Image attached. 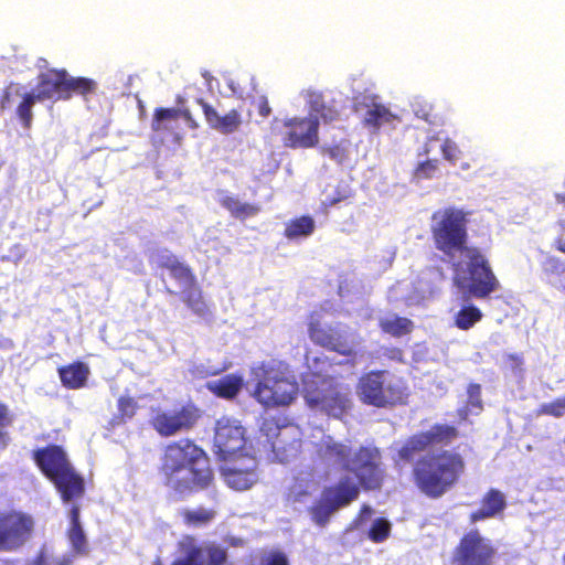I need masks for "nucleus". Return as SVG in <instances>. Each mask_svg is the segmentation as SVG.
Masks as SVG:
<instances>
[{"mask_svg": "<svg viewBox=\"0 0 565 565\" xmlns=\"http://www.w3.org/2000/svg\"><path fill=\"white\" fill-rule=\"evenodd\" d=\"M245 444V429L238 420L222 417L216 422L214 446L222 458L227 459L243 454Z\"/></svg>", "mask_w": 565, "mask_h": 565, "instance_id": "16", "label": "nucleus"}, {"mask_svg": "<svg viewBox=\"0 0 565 565\" xmlns=\"http://www.w3.org/2000/svg\"><path fill=\"white\" fill-rule=\"evenodd\" d=\"M319 480L312 469L298 471L286 492V501L290 504L301 503L308 500L318 489Z\"/></svg>", "mask_w": 565, "mask_h": 565, "instance_id": "24", "label": "nucleus"}, {"mask_svg": "<svg viewBox=\"0 0 565 565\" xmlns=\"http://www.w3.org/2000/svg\"><path fill=\"white\" fill-rule=\"evenodd\" d=\"M153 565H163L161 559L160 558H157L154 562H153Z\"/></svg>", "mask_w": 565, "mask_h": 565, "instance_id": "61", "label": "nucleus"}, {"mask_svg": "<svg viewBox=\"0 0 565 565\" xmlns=\"http://www.w3.org/2000/svg\"><path fill=\"white\" fill-rule=\"evenodd\" d=\"M226 369H227V366H224V367H222L220 370H216V371L212 372L211 374H218V373L225 371Z\"/></svg>", "mask_w": 565, "mask_h": 565, "instance_id": "60", "label": "nucleus"}, {"mask_svg": "<svg viewBox=\"0 0 565 565\" xmlns=\"http://www.w3.org/2000/svg\"><path fill=\"white\" fill-rule=\"evenodd\" d=\"M220 204L230 212L236 220L245 221L258 215L262 206L257 203L241 202L233 195H225L220 200Z\"/></svg>", "mask_w": 565, "mask_h": 565, "instance_id": "28", "label": "nucleus"}, {"mask_svg": "<svg viewBox=\"0 0 565 565\" xmlns=\"http://www.w3.org/2000/svg\"><path fill=\"white\" fill-rule=\"evenodd\" d=\"M537 415H547L556 418L565 415V396L542 404L537 409Z\"/></svg>", "mask_w": 565, "mask_h": 565, "instance_id": "45", "label": "nucleus"}, {"mask_svg": "<svg viewBox=\"0 0 565 565\" xmlns=\"http://www.w3.org/2000/svg\"><path fill=\"white\" fill-rule=\"evenodd\" d=\"M459 431L452 425L435 424L429 430L409 436L397 450L404 463L413 462L411 477L416 489L425 497L436 500L452 490L466 472L463 456L455 450L439 449L415 456L428 448L450 445Z\"/></svg>", "mask_w": 565, "mask_h": 565, "instance_id": "1", "label": "nucleus"}, {"mask_svg": "<svg viewBox=\"0 0 565 565\" xmlns=\"http://www.w3.org/2000/svg\"><path fill=\"white\" fill-rule=\"evenodd\" d=\"M337 510L333 503L322 494L321 500L311 507L310 513L317 525L324 526L329 522L331 514Z\"/></svg>", "mask_w": 565, "mask_h": 565, "instance_id": "39", "label": "nucleus"}, {"mask_svg": "<svg viewBox=\"0 0 565 565\" xmlns=\"http://www.w3.org/2000/svg\"><path fill=\"white\" fill-rule=\"evenodd\" d=\"M14 422V416L9 406L0 402V450L6 449L10 444V436L6 428L10 427Z\"/></svg>", "mask_w": 565, "mask_h": 565, "instance_id": "40", "label": "nucleus"}, {"mask_svg": "<svg viewBox=\"0 0 565 565\" xmlns=\"http://www.w3.org/2000/svg\"><path fill=\"white\" fill-rule=\"evenodd\" d=\"M466 262L452 260L454 284L478 299L488 298L500 289L501 285L492 270L489 259L482 250L472 246L461 254Z\"/></svg>", "mask_w": 565, "mask_h": 565, "instance_id": "6", "label": "nucleus"}, {"mask_svg": "<svg viewBox=\"0 0 565 565\" xmlns=\"http://www.w3.org/2000/svg\"><path fill=\"white\" fill-rule=\"evenodd\" d=\"M177 110H178V119L182 118L186 122V125L190 129L195 130L199 128V122L194 119L190 109L177 108Z\"/></svg>", "mask_w": 565, "mask_h": 565, "instance_id": "54", "label": "nucleus"}, {"mask_svg": "<svg viewBox=\"0 0 565 565\" xmlns=\"http://www.w3.org/2000/svg\"><path fill=\"white\" fill-rule=\"evenodd\" d=\"M507 508L505 495L499 489H489L480 499V507L470 512L468 520L476 524L502 514Z\"/></svg>", "mask_w": 565, "mask_h": 565, "instance_id": "22", "label": "nucleus"}, {"mask_svg": "<svg viewBox=\"0 0 565 565\" xmlns=\"http://www.w3.org/2000/svg\"><path fill=\"white\" fill-rule=\"evenodd\" d=\"M391 523L385 518H377L371 525L367 536L374 543H382L391 534Z\"/></svg>", "mask_w": 565, "mask_h": 565, "instance_id": "42", "label": "nucleus"}, {"mask_svg": "<svg viewBox=\"0 0 565 565\" xmlns=\"http://www.w3.org/2000/svg\"><path fill=\"white\" fill-rule=\"evenodd\" d=\"M196 103L201 106L205 121L211 129L223 135H230L239 128L242 118L238 110L231 109L228 113L221 116L217 110L203 98H198Z\"/></svg>", "mask_w": 565, "mask_h": 565, "instance_id": "21", "label": "nucleus"}, {"mask_svg": "<svg viewBox=\"0 0 565 565\" xmlns=\"http://www.w3.org/2000/svg\"><path fill=\"white\" fill-rule=\"evenodd\" d=\"M244 386V377L237 373L226 374L217 380L209 381L205 384L206 390L214 396L233 401Z\"/></svg>", "mask_w": 565, "mask_h": 565, "instance_id": "26", "label": "nucleus"}, {"mask_svg": "<svg viewBox=\"0 0 565 565\" xmlns=\"http://www.w3.org/2000/svg\"><path fill=\"white\" fill-rule=\"evenodd\" d=\"M258 463L255 456L238 454L222 468L226 484L236 491L250 489L258 481Z\"/></svg>", "mask_w": 565, "mask_h": 565, "instance_id": "15", "label": "nucleus"}, {"mask_svg": "<svg viewBox=\"0 0 565 565\" xmlns=\"http://www.w3.org/2000/svg\"><path fill=\"white\" fill-rule=\"evenodd\" d=\"M461 168H462L463 170H467V169H469V164L465 163V164H462V166H461Z\"/></svg>", "mask_w": 565, "mask_h": 565, "instance_id": "62", "label": "nucleus"}, {"mask_svg": "<svg viewBox=\"0 0 565 565\" xmlns=\"http://www.w3.org/2000/svg\"><path fill=\"white\" fill-rule=\"evenodd\" d=\"M201 550L202 556H206L205 565H226L228 557L226 548L211 543L204 547H201Z\"/></svg>", "mask_w": 565, "mask_h": 565, "instance_id": "41", "label": "nucleus"}, {"mask_svg": "<svg viewBox=\"0 0 565 565\" xmlns=\"http://www.w3.org/2000/svg\"><path fill=\"white\" fill-rule=\"evenodd\" d=\"M316 230V222L310 215H301L286 223L284 236L290 241L308 237Z\"/></svg>", "mask_w": 565, "mask_h": 565, "instance_id": "30", "label": "nucleus"}, {"mask_svg": "<svg viewBox=\"0 0 565 565\" xmlns=\"http://www.w3.org/2000/svg\"><path fill=\"white\" fill-rule=\"evenodd\" d=\"M439 161L438 159H427L417 164L414 170V178L418 180H428L437 175Z\"/></svg>", "mask_w": 565, "mask_h": 565, "instance_id": "44", "label": "nucleus"}, {"mask_svg": "<svg viewBox=\"0 0 565 565\" xmlns=\"http://www.w3.org/2000/svg\"><path fill=\"white\" fill-rule=\"evenodd\" d=\"M498 548L478 529L465 532L455 546L450 565H493Z\"/></svg>", "mask_w": 565, "mask_h": 565, "instance_id": "10", "label": "nucleus"}, {"mask_svg": "<svg viewBox=\"0 0 565 565\" xmlns=\"http://www.w3.org/2000/svg\"><path fill=\"white\" fill-rule=\"evenodd\" d=\"M504 363L511 371H520L523 364V356L518 353H509L504 356Z\"/></svg>", "mask_w": 565, "mask_h": 565, "instance_id": "53", "label": "nucleus"}, {"mask_svg": "<svg viewBox=\"0 0 565 565\" xmlns=\"http://www.w3.org/2000/svg\"><path fill=\"white\" fill-rule=\"evenodd\" d=\"M556 201L562 205V211L565 212V192L556 194Z\"/></svg>", "mask_w": 565, "mask_h": 565, "instance_id": "58", "label": "nucleus"}, {"mask_svg": "<svg viewBox=\"0 0 565 565\" xmlns=\"http://www.w3.org/2000/svg\"><path fill=\"white\" fill-rule=\"evenodd\" d=\"M178 110L177 108L158 107L153 111L151 129L158 134L178 135Z\"/></svg>", "mask_w": 565, "mask_h": 565, "instance_id": "29", "label": "nucleus"}, {"mask_svg": "<svg viewBox=\"0 0 565 565\" xmlns=\"http://www.w3.org/2000/svg\"><path fill=\"white\" fill-rule=\"evenodd\" d=\"M68 554L57 555L46 546H42L32 561V565H72Z\"/></svg>", "mask_w": 565, "mask_h": 565, "instance_id": "38", "label": "nucleus"}, {"mask_svg": "<svg viewBox=\"0 0 565 565\" xmlns=\"http://www.w3.org/2000/svg\"><path fill=\"white\" fill-rule=\"evenodd\" d=\"M305 399L311 408H318L333 417H341L350 407L348 393L329 379H318L305 385Z\"/></svg>", "mask_w": 565, "mask_h": 565, "instance_id": "12", "label": "nucleus"}, {"mask_svg": "<svg viewBox=\"0 0 565 565\" xmlns=\"http://www.w3.org/2000/svg\"><path fill=\"white\" fill-rule=\"evenodd\" d=\"M180 515L185 525L201 527L210 524L215 519L216 511L214 509L199 507L196 509H183Z\"/></svg>", "mask_w": 565, "mask_h": 565, "instance_id": "32", "label": "nucleus"}, {"mask_svg": "<svg viewBox=\"0 0 565 565\" xmlns=\"http://www.w3.org/2000/svg\"><path fill=\"white\" fill-rule=\"evenodd\" d=\"M34 518L19 509L0 511V553L22 550L34 536Z\"/></svg>", "mask_w": 565, "mask_h": 565, "instance_id": "8", "label": "nucleus"}, {"mask_svg": "<svg viewBox=\"0 0 565 565\" xmlns=\"http://www.w3.org/2000/svg\"><path fill=\"white\" fill-rule=\"evenodd\" d=\"M441 152L445 160L449 161L451 164H455L460 156V149L450 139H446L441 145Z\"/></svg>", "mask_w": 565, "mask_h": 565, "instance_id": "48", "label": "nucleus"}, {"mask_svg": "<svg viewBox=\"0 0 565 565\" xmlns=\"http://www.w3.org/2000/svg\"><path fill=\"white\" fill-rule=\"evenodd\" d=\"M32 458L49 480L73 466L63 447L55 444L33 450Z\"/></svg>", "mask_w": 565, "mask_h": 565, "instance_id": "17", "label": "nucleus"}, {"mask_svg": "<svg viewBox=\"0 0 565 565\" xmlns=\"http://www.w3.org/2000/svg\"><path fill=\"white\" fill-rule=\"evenodd\" d=\"M200 418V408L193 403H186L174 409H158L150 425L159 436L171 437L191 430Z\"/></svg>", "mask_w": 565, "mask_h": 565, "instance_id": "13", "label": "nucleus"}, {"mask_svg": "<svg viewBox=\"0 0 565 565\" xmlns=\"http://www.w3.org/2000/svg\"><path fill=\"white\" fill-rule=\"evenodd\" d=\"M118 414L111 419L113 425L125 424L131 419L138 409L137 401L131 396H120L117 402Z\"/></svg>", "mask_w": 565, "mask_h": 565, "instance_id": "37", "label": "nucleus"}, {"mask_svg": "<svg viewBox=\"0 0 565 565\" xmlns=\"http://www.w3.org/2000/svg\"><path fill=\"white\" fill-rule=\"evenodd\" d=\"M354 108L356 111L365 109L362 125L373 134H377L383 125L399 120L388 107L377 103L374 96H365L362 100H358Z\"/></svg>", "mask_w": 565, "mask_h": 565, "instance_id": "18", "label": "nucleus"}, {"mask_svg": "<svg viewBox=\"0 0 565 565\" xmlns=\"http://www.w3.org/2000/svg\"><path fill=\"white\" fill-rule=\"evenodd\" d=\"M483 317L482 311L473 306L468 305L463 306L454 318L455 326L460 330H469L471 329L476 323L481 321Z\"/></svg>", "mask_w": 565, "mask_h": 565, "instance_id": "35", "label": "nucleus"}, {"mask_svg": "<svg viewBox=\"0 0 565 565\" xmlns=\"http://www.w3.org/2000/svg\"><path fill=\"white\" fill-rule=\"evenodd\" d=\"M379 327L382 332L394 338H401L409 334L414 330V322L406 317L394 316L392 318L381 319L379 321Z\"/></svg>", "mask_w": 565, "mask_h": 565, "instance_id": "31", "label": "nucleus"}, {"mask_svg": "<svg viewBox=\"0 0 565 565\" xmlns=\"http://www.w3.org/2000/svg\"><path fill=\"white\" fill-rule=\"evenodd\" d=\"M471 212L448 206L434 212L430 234L435 248L454 260L472 246L468 244V223Z\"/></svg>", "mask_w": 565, "mask_h": 565, "instance_id": "5", "label": "nucleus"}, {"mask_svg": "<svg viewBox=\"0 0 565 565\" xmlns=\"http://www.w3.org/2000/svg\"><path fill=\"white\" fill-rule=\"evenodd\" d=\"M557 235L554 239V247L565 254V217H559L557 223Z\"/></svg>", "mask_w": 565, "mask_h": 565, "instance_id": "51", "label": "nucleus"}, {"mask_svg": "<svg viewBox=\"0 0 565 565\" xmlns=\"http://www.w3.org/2000/svg\"><path fill=\"white\" fill-rule=\"evenodd\" d=\"M159 473L164 484L179 494L204 491L214 482L209 455L190 438L173 440L164 446Z\"/></svg>", "mask_w": 565, "mask_h": 565, "instance_id": "3", "label": "nucleus"}, {"mask_svg": "<svg viewBox=\"0 0 565 565\" xmlns=\"http://www.w3.org/2000/svg\"><path fill=\"white\" fill-rule=\"evenodd\" d=\"M97 84L94 79L87 77H72L66 74V94L63 96L64 100L70 99L73 95H81L87 97L95 93Z\"/></svg>", "mask_w": 565, "mask_h": 565, "instance_id": "33", "label": "nucleus"}, {"mask_svg": "<svg viewBox=\"0 0 565 565\" xmlns=\"http://www.w3.org/2000/svg\"><path fill=\"white\" fill-rule=\"evenodd\" d=\"M387 371L373 370L361 375L356 393L362 403L383 408L403 404L406 398L404 390L392 381H386Z\"/></svg>", "mask_w": 565, "mask_h": 565, "instance_id": "7", "label": "nucleus"}, {"mask_svg": "<svg viewBox=\"0 0 565 565\" xmlns=\"http://www.w3.org/2000/svg\"><path fill=\"white\" fill-rule=\"evenodd\" d=\"M468 402L470 405L481 408V385L478 383H470L467 387Z\"/></svg>", "mask_w": 565, "mask_h": 565, "instance_id": "50", "label": "nucleus"}, {"mask_svg": "<svg viewBox=\"0 0 565 565\" xmlns=\"http://www.w3.org/2000/svg\"><path fill=\"white\" fill-rule=\"evenodd\" d=\"M373 513V510L370 505L364 504L360 510V518L366 519L370 518Z\"/></svg>", "mask_w": 565, "mask_h": 565, "instance_id": "57", "label": "nucleus"}, {"mask_svg": "<svg viewBox=\"0 0 565 565\" xmlns=\"http://www.w3.org/2000/svg\"><path fill=\"white\" fill-rule=\"evenodd\" d=\"M169 271L175 280L184 284L185 286L189 284H193L196 280V277L193 274L192 269L181 262L175 264L173 268H171V270Z\"/></svg>", "mask_w": 565, "mask_h": 565, "instance_id": "46", "label": "nucleus"}, {"mask_svg": "<svg viewBox=\"0 0 565 565\" xmlns=\"http://www.w3.org/2000/svg\"><path fill=\"white\" fill-rule=\"evenodd\" d=\"M562 562H563V565H565V551H564V554L562 556Z\"/></svg>", "mask_w": 565, "mask_h": 565, "instance_id": "63", "label": "nucleus"}, {"mask_svg": "<svg viewBox=\"0 0 565 565\" xmlns=\"http://www.w3.org/2000/svg\"><path fill=\"white\" fill-rule=\"evenodd\" d=\"M313 461L324 468L340 467L354 473L358 479L355 483L345 477L337 484L324 489L323 495L337 509L347 507L358 499L360 487L366 491L380 490L386 477L382 451L372 444L362 445L352 451L350 446L328 437L315 445Z\"/></svg>", "mask_w": 565, "mask_h": 565, "instance_id": "2", "label": "nucleus"}, {"mask_svg": "<svg viewBox=\"0 0 565 565\" xmlns=\"http://www.w3.org/2000/svg\"><path fill=\"white\" fill-rule=\"evenodd\" d=\"M285 131L281 132L282 145L291 149L313 148L319 143L318 117H292L282 122Z\"/></svg>", "mask_w": 565, "mask_h": 565, "instance_id": "14", "label": "nucleus"}, {"mask_svg": "<svg viewBox=\"0 0 565 565\" xmlns=\"http://www.w3.org/2000/svg\"><path fill=\"white\" fill-rule=\"evenodd\" d=\"M430 153V148L428 143H425L419 152L420 156H428Z\"/></svg>", "mask_w": 565, "mask_h": 565, "instance_id": "59", "label": "nucleus"}, {"mask_svg": "<svg viewBox=\"0 0 565 565\" xmlns=\"http://www.w3.org/2000/svg\"><path fill=\"white\" fill-rule=\"evenodd\" d=\"M259 565H289V562L284 552L274 551L263 556Z\"/></svg>", "mask_w": 565, "mask_h": 565, "instance_id": "49", "label": "nucleus"}, {"mask_svg": "<svg viewBox=\"0 0 565 565\" xmlns=\"http://www.w3.org/2000/svg\"><path fill=\"white\" fill-rule=\"evenodd\" d=\"M347 141L343 140L333 145H326L320 148V152L323 156H328L331 160L339 164H342L348 159V146Z\"/></svg>", "mask_w": 565, "mask_h": 565, "instance_id": "43", "label": "nucleus"}, {"mask_svg": "<svg viewBox=\"0 0 565 565\" xmlns=\"http://www.w3.org/2000/svg\"><path fill=\"white\" fill-rule=\"evenodd\" d=\"M260 431L266 437L270 450L280 462H288L302 452L303 440L300 430L294 425H279L276 417L263 419Z\"/></svg>", "mask_w": 565, "mask_h": 565, "instance_id": "9", "label": "nucleus"}, {"mask_svg": "<svg viewBox=\"0 0 565 565\" xmlns=\"http://www.w3.org/2000/svg\"><path fill=\"white\" fill-rule=\"evenodd\" d=\"M202 550L199 546L191 547L183 558L175 559L171 565H202L200 558Z\"/></svg>", "mask_w": 565, "mask_h": 565, "instance_id": "47", "label": "nucleus"}, {"mask_svg": "<svg viewBox=\"0 0 565 565\" xmlns=\"http://www.w3.org/2000/svg\"><path fill=\"white\" fill-rule=\"evenodd\" d=\"M167 291H168L169 294H171V295H172V294H174V291H173V290H171V289H167Z\"/></svg>", "mask_w": 565, "mask_h": 565, "instance_id": "64", "label": "nucleus"}, {"mask_svg": "<svg viewBox=\"0 0 565 565\" xmlns=\"http://www.w3.org/2000/svg\"><path fill=\"white\" fill-rule=\"evenodd\" d=\"M256 384L250 396L265 408L289 406L298 396V383L287 375L281 362H262L254 371Z\"/></svg>", "mask_w": 565, "mask_h": 565, "instance_id": "4", "label": "nucleus"}, {"mask_svg": "<svg viewBox=\"0 0 565 565\" xmlns=\"http://www.w3.org/2000/svg\"><path fill=\"white\" fill-rule=\"evenodd\" d=\"M257 110H258V114L262 116V117H268L271 113V108L268 104V100L266 98H262L259 102H258V106H257Z\"/></svg>", "mask_w": 565, "mask_h": 565, "instance_id": "55", "label": "nucleus"}, {"mask_svg": "<svg viewBox=\"0 0 565 565\" xmlns=\"http://www.w3.org/2000/svg\"><path fill=\"white\" fill-rule=\"evenodd\" d=\"M303 98L309 109V117H318L323 124H332L340 119L341 110L334 99L327 100L319 90L308 89Z\"/></svg>", "mask_w": 565, "mask_h": 565, "instance_id": "20", "label": "nucleus"}, {"mask_svg": "<svg viewBox=\"0 0 565 565\" xmlns=\"http://www.w3.org/2000/svg\"><path fill=\"white\" fill-rule=\"evenodd\" d=\"M61 495L63 502H71L82 498L85 493L84 478L76 472L73 466L50 480Z\"/></svg>", "mask_w": 565, "mask_h": 565, "instance_id": "23", "label": "nucleus"}, {"mask_svg": "<svg viewBox=\"0 0 565 565\" xmlns=\"http://www.w3.org/2000/svg\"><path fill=\"white\" fill-rule=\"evenodd\" d=\"M36 102H39V99L34 93H24L21 102L17 106L15 114L24 129H30L32 126V107Z\"/></svg>", "mask_w": 565, "mask_h": 565, "instance_id": "36", "label": "nucleus"}, {"mask_svg": "<svg viewBox=\"0 0 565 565\" xmlns=\"http://www.w3.org/2000/svg\"><path fill=\"white\" fill-rule=\"evenodd\" d=\"M66 70H49L39 75L38 92L35 93L39 102L54 99L64 100L66 94Z\"/></svg>", "mask_w": 565, "mask_h": 565, "instance_id": "19", "label": "nucleus"}, {"mask_svg": "<svg viewBox=\"0 0 565 565\" xmlns=\"http://www.w3.org/2000/svg\"><path fill=\"white\" fill-rule=\"evenodd\" d=\"M348 329L341 322L326 323L317 311L311 312L308 318V335L316 345L343 356H354L356 353L349 339Z\"/></svg>", "mask_w": 565, "mask_h": 565, "instance_id": "11", "label": "nucleus"}, {"mask_svg": "<svg viewBox=\"0 0 565 565\" xmlns=\"http://www.w3.org/2000/svg\"><path fill=\"white\" fill-rule=\"evenodd\" d=\"M70 526L66 531V536L73 551L77 554L84 555L87 553V540L81 524V509L77 504L71 507L70 513Z\"/></svg>", "mask_w": 565, "mask_h": 565, "instance_id": "27", "label": "nucleus"}, {"mask_svg": "<svg viewBox=\"0 0 565 565\" xmlns=\"http://www.w3.org/2000/svg\"><path fill=\"white\" fill-rule=\"evenodd\" d=\"M182 300L194 313L199 316H203L207 311V306L203 299L202 290L196 280L184 287Z\"/></svg>", "mask_w": 565, "mask_h": 565, "instance_id": "34", "label": "nucleus"}, {"mask_svg": "<svg viewBox=\"0 0 565 565\" xmlns=\"http://www.w3.org/2000/svg\"><path fill=\"white\" fill-rule=\"evenodd\" d=\"M180 260L178 259V257L171 253H169L168 250H166L164 253H162L161 255H159V258H158V266L160 268H164V269H168V270H171V268H173V266L175 264H178Z\"/></svg>", "mask_w": 565, "mask_h": 565, "instance_id": "52", "label": "nucleus"}, {"mask_svg": "<svg viewBox=\"0 0 565 565\" xmlns=\"http://www.w3.org/2000/svg\"><path fill=\"white\" fill-rule=\"evenodd\" d=\"M14 85L11 83L9 86H7L3 92H2V95H1V99H0V105H1V108H6L7 105L10 103L11 100V89Z\"/></svg>", "mask_w": 565, "mask_h": 565, "instance_id": "56", "label": "nucleus"}, {"mask_svg": "<svg viewBox=\"0 0 565 565\" xmlns=\"http://www.w3.org/2000/svg\"><path fill=\"white\" fill-rule=\"evenodd\" d=\"M62 385L67 390H81L87 385L90 375L88 364L82 361H74L70 364L57 367Z\"/></svg>", "mask_w": 565, "mask_h": 565, "instance_id": "25", "label": "nucleus"}]
</instances>
